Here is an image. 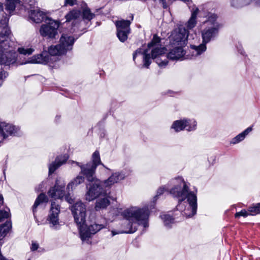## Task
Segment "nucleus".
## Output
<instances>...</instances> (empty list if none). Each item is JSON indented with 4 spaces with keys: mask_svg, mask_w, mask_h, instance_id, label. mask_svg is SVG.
<instances>
[{
    "mask_svg": "<svg viewBox=\"0 0 260 260\" xmlns=\"http://www.w3.org/2000/svg\"><path fill=\"white\" fill-rule=\"evenodd\" d=\"M170 183L173 185L169 191L170 193L178 199L176 210L186 217L195 215L197 209L196 193L189 191L188 186L181 177L173 179Z\"/></svg>",
    "mask_w": 260,
    "mask_h": 260,
    "instance_id": "f257e3e1",
    "label": "nucleus"
},
{
    "mask_svg": "<svg viewBox=\"0 0 260 260\" xmlns=\"http://www.w3.org/2000/svg\"><path fill=\"white\" fill-rule=\"evenodd\" d=\"M205 6H203V11L205 12L204 17L206 19L200 25L202 43L198 46L191 45L192 56L200 55L206 50V44L218 36L219 29L221 27V25L217 21V15L211 12H206Z\"/></svg>",
    "mask_w": 260,
    "mask_h": 260,
    "instance_id": "f03ea898",
    "label": "nucleus"
},
{
    "mask_svg": "<svg viewBox=\"0 0 260 260\" xmlns=\"http://www.w3.org/2000/svg\"><path fill=\"white\" fill-rule=\"evenodd\" d=\"M166 49L165 47H155L152 49L151 54L147 53V51H142L141 49H137L133 54V60H135L136 56L139 54H143L144 66L148 68L151 64V59H155L156 63L160 67H165L168 64V58L172 60L185 59L191 58L188 55L185 56V52L181 46L175 47L172 49L166 56L165 55Z\"/></svg>",
    "mask_w": 260,
    "mask_h": 260,
    "instance_id": "7ed1b4c3",
    "label": "nucleus"
},
{
    "mask_svg": "<svg viewBox=\"0 0 260 260\" xmlns=\"http://www.w3.org/2000/svg\"><path fill=\"white\" fill-rule=\"evenodd\" d=\"M123 215L125 219L122 221L123 229L120 233H133L140 224L143 225L144 228L148 227L149 211L148 207L142 208L132 207L125 210Z\"/></svg>",
    "mask_w": 260,
    "mask_h": 260,
    "instance_id": "20e7f679",
    "label": "nucleus"
},
{
    "mask_svg": "<svg viewBox=\"0 0 260 260\" xmlns=\"http://www.w3.org/2000/svg\"><path fill=\"white\" fill-rule=\"evenodd\" d=\"M10 39L0 38V64L10 66L16 62L17 54Z\"/></svg>",
    "mask_w": 260,
    "mask_h": 260,
    "instance_id": "39448f33",
    "label": "nucleus"
},
{
    "mask_svg": "<svg viewBox=\"0 0 260 260\" xmlns=\"http://www.w3.org/2000/svg\"><path fill=\"white\" fill-rule=\"evenodd\" d=\"M77 166L80 167L81 172L80 174L83 175L88 182H93L97 178L95 176V172L97 166L101 164L100 153L95 151L92 155V161L85 165H81L78 162L73 161Z\"/></svg>",
    "mask_w": 260,
    "mask_h": 260,
    "instance_id": "423d86ee",
    "label": "nucleus"
},
{
    "mask_svg": "<svg viewBox=\"0 0 260 260\" xmlns=\"http://www.w3.org/2000/svg\"><path fill=\"white\" fill-rule=\"evenodd\" d=\"M75 39L72 36L63 35L59 40V44L52 45L49 48V53L52 55L59 56L72 49Z\"/></svg>",
    "mask_w": 260,
    "mask_h": 260,
    "instance_id": "0eeeda50",
    "label": "nucleus"
},
{
    "mask_svg": "<svg viewBox=\"0 0 260 260\" xmlns=\"http://www.w3.org/2000/svg\"><path fill=\"white\" fill-rule=\"evenodd\" d=\"M87 191L86 199L89 201H92L100 196H105L110 193L109 189H107L103 185V181L96 179L87 185Z\"/></svg>",
    "mask_w": 260,
    "mask_h": 260,
    "instance_id": "6e6552de",
    "label": "nucleus"
},
{
    "mask_svg": "<svg viewBox=\"0 0 260 260\" xmlns=\"http://www.w3.org/2000/svg\"><path fill=\"white\" fill-rule=\"evenodd\" d=\"M78 226L80 230L81 238L84 241L88 239L91 235L95 234L101 230L105 228L106 226V222L105 220L102 223L96 221L89 226L83 224Z\"/></svg>",
    "mask_w": 260,
    "mask_h": 260,
    "instance_id": "1a4fd4ad",
    "label": "nucleus"
},
{
    "mask_svg": "<svg viewBox=\"0 0 260 260\" xmlns=\"http://www.w3.org/2000/svg\"><path fill=\"white\" fill-rule=\"evenodd\" d=\"M188 36V30L185 27L180 26L172 32L170 41L173 45L182 47L186 45Z\"/></svg>",
    "mask_w": 260,
    "mask_h": 260,
    "instance_id": "9d476101",
    "label": "nucleus"
},
{
    "mask_svg": "<svg viewBox=\"0 0 260 260\" xmlns=\"http://www.w3.org/2000/svg\"><path fill=\"white\" fill-rule=\"evenodd\" d=\"M60 211V207L59 203L52 201L47 220L50 227L55 230L58 229L59 227L58 216Z\"/></svg>",
    "mask_w": 260,
    "mask_h": 260,
    "instance_id": "9b49d317",
    "label": "nucleus"
},
{
    "mask_svg": "<svg viewBox=\"0 0 260 260\" xmlns=\"http://www.w3.org/2000/svg\"><path fill=\"white\" fill-rule=\"evenodd\" d=\"M71 210L74 219L77 225H81L85 223L86 208L85 205L81 201L77 202L72 206Z\"/></svg>",
    "mask_w": 260,
    "mask_h": 260,
    "instance_id": "f8f14e48",
    "label": "nucleus"
},
{
    "mask_svg": "<svg viewBox=\"0 0 260 260\" xmlns=\"http://www.w3.org/2000/svg\"><path fill=\"white\" fill-rule=\"evenodd\" d=\"M47 24H43L40 29L42 36L47 37L49 38H54L57 34V29L59 27L58 22L48 19Z\"/></svg>",
    "mask_w": 260,
    "mask_h": 260,
    "instance_id": "ddd939ff",
    "label": "nucleus"
},
{
    "mask_svg": "<svg viewBox=\"0 0 260 260\" xmlns=\"http://www.w3.org/2000/svg\"><path fill=\"white\" fill-rule=\"evenodd\" d=\"M64 183L60 185L59 184V181L57 180L54 187L51 188L48 192L49 197L56 200L62 199L64 196L66 201L71 204L73 202V200L69 196V195L64 196Z\"/></svg>",
    "mask_w": 260,
    "mask_h": 260,
    "instance_id": "4468645a",
    "label": "nucleus"
},
{
    "mask_svg": "<svg viewBox=\"0 0 260 260\" xmlns=\"http://www.w3.org/2000/svg\"><path fill=\"white\" fill-rule=\"evenodd\" d=\"M129 20H121L116 21L115 25L117 28V36L119 40L123 42L127 39V36L130 32Z\"/></svg>",
    "mask_w": 260,
    "mask_h": 260,
    "instance_id": "2eb2a0df",
    "label": "nucleus"
},
{
    "mask_svg": "<svg viewBox=\"0 0 260 260\" xmlns=\"http://www.w3.org/2000/svg\"><path fill=\"white\" fill-rule=\"evenodd\" d=\"M197 127V122L193 119H184L175 121L171 128L176 132L181 131L186 128L188 131H194Z\"/></svg>",
    "mask_w": 260,
    "mask_h": 260,
    "instance_id": "dca6fc26",
    "label": "nucleus"
},
{
    "mask_svg": "<svg viewBox=\"0 0 260 260\" xmlns=\"http://www.w3.org/2000/svg\"><path fill=\"white\" fill-rule=\"evenodd\" d=\"M52 55L49 53V52L44 51L42 53L37 55H34L28 59V60L26 61L25 63H41L47 64L52 62Z\"/></svg>",
    "mask_w": 260,
    "mask_h": 260,
    "instance_id": "f3484780",
    "label": "nucleus"
},
{
    "mask_svg": "<svg viewBox=\"0 0 260 260\" xmlns=\"http://www.w3.org/2000/svg\"><path fill=\"white\" fill-rule=\"evenodd\" d=\"M125 177V174L122 172H117L112 173L107 179L103 181V185L109 189L115 183L119 182Z\"/></svg>",
    "mask_w": 260,
    "mask_h": 260,
    "instance_id": "a211bd4d",
    "label": "nucleus"
},
{
    "mask_svg": "<svg viewBox=\"0 0 260 260\" xmlns=\"http://www.w3.org/2000/svg\"><path fill=\"white\" fill-rule=\"evenodd\" d=\"M29 18L34 22L38 23L41 22L46 16L45 13L41 11L38 7H34L29 12Z\"/></svg>",
    "mask_w": 260,
    "mask_h": 260,
    "instance_id": "6ab92c4d",
    "label": "nucleus"
},
{
    "mask_svg": "<svg viewBox=\"0 0 260 260\" xmlns=\"http://www.w3.org/2000/svg\"><path fill=\"white\" fill-rule=\"evenodd\" d=\"M16 133V131L13 125L0 121V135L3 136L4 139L10 135H15Z\"/></svg>",
    "mask_w": 260,
    "mask_h": 260,
    "instance_id": "aec40b11",
    "label": "nucleus"
},
{
    "mask_svg": "<svg viewBox=\"0 0 260 260\" xmlns=\"http://www.w3.org/2000/svg\"><path fill=\"white\" fill-rule=\"evenodd\" d=\"M8 19L7 17L2 19L0 21V38L1 40L8 39H10L11 32L7 26Z\"/></svg>",
    "mask_w": 260,
    "mask_h": 260,
    "instance_id": "412c9836",
    "label": "nucleus"
},
{
    "mask_svg": "<svg viewBox=\"0 0 260 260\" xmlns=\"http://www.w3.org/2000/svg\"><path fill=\"white\" fill-rule=\"evenodd\" d=\"M6 10L10 15L13 13L16 9L20 10L23 7V3L20 0H6Z\"/></svg>",
    "mask_w": 260,
    "mask_h": 260,
    "instance_id": "4be33fe9",
    "label": "nucleus"
},
{
    "mask_svg": "<svg viewBox=\"0 0 260 260\" xmlns=\"http://www.w3.org/2000/svg\"><path fill=\"white\" fill-rule=\"evenodd\" d=\"M68 158V156L66 155H60L56 157L55 161L49 166V173L50 174L53 173L59 167L64 164Z\"/></svg>",
    "mask_w": 260,
    "mask_h": 260,
    "instance_id": "5701e85b",
    "label": "nucleus"
},
{
    "mask_svg": "<svg viewBox=\"0 0 260 260\" xmlns=\"http://www.w3.org/2000/svg\"><path fill=\"white\" fill-rule=\"evenodd\" d=\"M199 9L198 8L192 9L190 18L186 23L185 25L187 29H191L194 28L197 23V15L199 13Z\"/></svg>",
    "mask_w": 260,
    "mask_h": 260,
    "instance_id": "b1692460",
    "label": "nucleus"
},
{
    "mask_svg": "<svg viewBox=\"0 0 260 260\" xmlns=\"http://www.w3.org/2000/svg\"><path fill=\"white\" fill-rule=\"evenodd\" d=\"M103 197V198L100 199L96 201L95 207L96 210L105 208L109 205L110 201L108 199L109 197L108 194Z\"/></svg>",
    "mask_w": 260,
    "mask_h": 260,
    "instance_id": "393cba45",
    "label": "nucleus"
},
{
    "mask_svg": "<svg viewBox=\"0 0 260 260\" xmlns=\"http://www.w3.org/2000/svg\"><path fill=\"white\" fill-rule=\"evenodd\" d=\"M12 228V223L10 221H7L5 224L0 226V240L4 238Z\"/></svg>",
    "mask_w": 260,
    "mask_h": 260,
    "instance_id": "a878e982",
    "label": "nucleus"
},
{
    "mask_svg": "<svg viewBox=\"0 0 260 260\" xmlns=\"http://www.w3.org/2000/svg\"><path fill=\"white\" fill-rule=\"evenodd\" d=\"M84 177L81 176V174L78 175L75 178L72 180L68 185L67 188L70 189V188L73 190L78 185L83 183L84 181Z\"/></svg>",
    "mask_w": 260,
    "mask_h": 260,
    "instance_id": "bb28decb",
    "label": "nucleus"
},
{
    "mask_svg": "<svg viewBox=\"0 0 260 260\" xmlns=\"http://www.w3.org/2000/svg\"><path fill=\"white\" fill-rule=\"evenodd\" d=\"M81 16V12L80 10L73 9L69 12L66 15L67 21L75 20Z\"/></svg>",
    "mask_w": 260,
    "mask_h": 260,
    "instance_id": "cd10ccee",
    "label": "nucleus"
},
{
    "mask_svg": "<svg viewBox=\"0 0 260 260\" xmlns=\"http://www.w3.org/2000/svg\"><path fill=\"white\" fill-rule=\"evenodd\" d=\"M251 131L252 128L251 127L247 128L244 131H243L242 133H240L236 137H235L234 139H233L231 143L232 144H235L241 142L245 138V136Z\"/></svg>",
    "mask_w": 260,
    "mask_h": 260,
    "instance_id": "c85d7f7f",
    "label": "nucleus"
},
{
    "mask_svg": "<svg viewBox=\"0 0 260 260\" xmlns=\"http://www.w3.org/2000/svg\"><path fill=\"white\" fill-rule=\"evenodd\" d=\"M48 202V198L47 196L44 194V193H41L38 198L36 199V201L34 203V205L32 207V211L34 212V214H35L36 209L37 207L40 205L41 204L44 203V202Z\"/></svg>",
    "mask_w": 260,
    "mask_h": 260,
    "instance_id": "c756f323",
    "label": "nucleus"
},
{
    "mask_svg": "<svg viewBox=\"0 0 260 260\" xmlns=\"http://www.w3.org/2000/svg\"><path fill=\"white\" fill-rule=\"evenodd\" d=\"M82 16L83 20L90 21L94 17L95 15L91 12L88 8H85L83 10Z\"/></svg>",
    "mask_w": 260,
    "mask_h": 260,
    "instance_id": "7c9ffc66",
    "label": "nucleus"
},
{
    "mask_svg": "<svg viewBox=\"0 0 260 260\" xmlns=\"http://www.w3.org/2000/svg\"><path fill=\"white\" fill-rule=\"evenodd\" d=\"M162 219L165 225L168 228H170L171 224L174 223V218L170 215L167 214H164L160 216Z\"/></svg>",
    "mask_w": 260,
    "mask_h": 260,
    "instance_id": "2f4dec72",
    "label": "nucleus"
},
{
    "mask_svg": "<svg viewBox=\"0 0 260 260\" xmlns=\"http://www.w3.org/2000/svg\"><path fill=\"white\" fill-rule=\"evenodd\" d=\"M8 211L0 210V222L4 221L5 219H7L10 216V210Z\"/></svg>",
    "mask_w": 260,
    "mask_h": 260,
    "instance_id": "473e14b6",
    "label": "nucleus"
},
{
    "mask_svg": "<svg viewBox=\"0 0 260 260\" xmlns=\"http://www.w3.org/2000/svg\"><path fill=\"white\" fill-rule=\"evenodd\" d=\"M18 50L20 54L24 55L31 54L34 51V49L32 48H19Z\"/></svg>",
    "mask_w": 260,
    "mask_h": 260,
    "instance_id": "72a5a7b5",
    "label": "nucleus"
},
{
    "mask_svg": "<svg viewBox=\"0 0 260 260\" xmlns=\"http://www.w3.org/2000/svg\"><path fill=\"white\" fill-rule=\"evenodd\" d=\"M248 211L250 215H254L257 214H259L260 211L258 210L257 205L253 206H251L248 208Z\"/></svg>",
    "mask_w": 260,
    "mask_h": 260,
    "instance_id": "f704fd0d",
    "label": "nucleus"
},
{
    "mask_svg": "<svg viewBox=\"0 0 260 260\" xmlns=\"http://www.w3.org/2000/svg\"><path fill=\"white\" fill-rule=\"evenodd\" d=\"M160 42V38L156 35L153 36V39L151 42L148 44V47L150 49L151 47L157 44Z\"/></svg>",
    "mask_w": 260,
    "mask_h": 260,
    "instance_id": "c9c22d12",
    "label": "nucleus"
},
{
    "mask_svg": "<svg viewBox=\"0 0 260 260\" xmlns=\"http://www.w3.org/2000/svg\"><path fill=\"white\" fill-rule=\"evenodd\" d=\"M8 73L4 70H1L0 72V86H1L5 79L8 77Z\"/></svg>",
    "mask_w": 260,
    "mask_h": 260,
    "instance_id": "e433bc0d",
    "label": "nucleus"
},
{
    "mask_svg": "<svg viewBox=\"0 0 260 260\" xmlns=\"http://www.w3.org/2000/svg\"><path fill=\"white\" fill-rule=\"evenodd\" d=\"M249 215V213L245 210H242L241 211L236 213L235 216L236 218L239 217L240 216H243L244 217Z\"/></svg>",
    "mask_w": 260,
    "mask_h": 260,
    "instance_id": "4c0bfd02",
    "label": "nucleus"
},
{
    "mask_svg": "<svg viewBox=\"0 0 260 260\" xmlns=\"http://www.w3.org/2000/svg\"><path fill=\"white\" fill-rule=\"evenodd\" d=\"M167 189H168V187H166L165 186L159 187L157 191V193L155 197L162 194L164 193V192Z\"/></svg>",
    "mask_w": 260,
    "mask_h": 260,
    "instance_id": "58836bf2",
    "label": "nucleus"
},
{
    "mask_svg": "<svg viewBox=\"0 0 260 260\" xmlns=\"http://www.w3.org/2000/svg\"><path fill=\"white\" fill-rule=\"evenodd\" d=\"M76 4V0H65V5L73 6Z\"/></svg>",
    "mask_w": 260,
    "mask_h": 260,
    "instance_id": "ea45409f",
    "label": "nucleus"
},
{
    "mask_svg": "<svg viewBox=\"0 0 260 260\" xmlns=\"http://www.w3.org/2000/svg\"><path fill=\"white\" fill-rule=\"evenodd\" d=\"M38 244L36 243H32L31 247V249L32 251L37 250L38 248Z\"/></svg>",
    "mask_w": 260,
    "mask_h": 260,
    "instance_id": "a19ab883",
    "label": "nucleus"
},
{
    "mask_svg": "<svg viewBox=\"0 0 260 260\" xmlns=\"http://www.w3.org/2000/svg\"><path fill=\"white\" fill-rule=\"evenodd\" d=\"M160 2L162 3V5H163V7L164 8H167V6H166V1L165 0H159Z\"/></svg>",
    "mask_w": 260,
    "mask_h": 260,
    "instance_id": "79ce46f5",
    "label": "nucleus"
},
{
    "mask_svg": "<svg viewBox=\"0 0 260 260\" xmlns=\"http://www.w3.org/2000/svg\"><path fill=\"white\" fill-rule=\"evenodd\" d=\"M3 203V196L0 194V205L2 204Z\"/></svg>",
    "mask_w": 260,
    "mask_h": 260,
    "instance_id": "37998d69",
    "label": "nucleus"
},
{
    "mask_svg": "<svg viewBox=\"0 0 260 260\" xmlns=\"http://www.w3.org/2000/svg\"><path fill=\"white\" fill-rule=\"evenodd\" d=\"M3 4L0 3V12L3 11Z\"/></svg>",
    "mask_w": 260,
    "mask_h": 260,
    "instance_id": "c03bdc74",
    "label": "nucleus"
},
{
    "mask_svg": "<svg viewBox=\"0 0 260 260\" xmlns=\"http://www.w3.org/2000/svg\"><path fill=\"white\" fill-rule=\"evenodd\" d=\"M256 205H257V207L258 210L260 211V203L257 204ZM259 214H260V212H259Z\"/></svg>",
    "mask_w": 260,
    "mask_h": 260,
    "instance_id": "a18cd8bd",
    "label": "nucleus"
},
{
    "mask_svg": "<svg viewBox=\"0 0 260 260\" xmlns=\"http://www.w3.org/2000/svg\"><path fill=\"white\" fill-rule=\"evenodd\" d=\"M244 0H235L234 2L235 3H240V2L244 1Z\"/></svg>",
    "mask_w": 260,
    "mask_h": 260,
    "instance_id": "49530a36",
    "label": "nucleus"
},
{
    "mask_svg": "<svg viewBox=\"0 0 260 260\" xmlns=\"http://www.w3.org/2000/svg\"><path fill=\"white\" fill-rule=\"evenodd\" d=\"M112 235L113 236L115 235V234H117V233H115L113 231H112Z\"/></svg>",
    "mask_w": 260,
    "mask_h": 260,
    "instance_id": "de8ad7c7",
    "label": "nucleus"
},
{
    "mask_svg": "<svg viewBox=\"0 0 260 260\" xmlns=\"http://www.w3.org/2000/svg\"><path fill=\"white\" fill-rule=\"evenodd\" d=\"M30 3H31V4H30V6H31L32 4V3H34V2L32 1H30Z\"/></svg>",
    "mask_w": 260,
    "mask_h": 260,
    "instance_id": "09e8293b",
    "label": "nucleus"
},
{
    "mask_svg": "<svg viewBox=\"0 0 260 260\" xmlns=\"http://www.w3.org/2000/svg\"><path fill=\"white\" fill-rule=\"evenodd\" d=\"M102 164V166H104V164H102L101 162V164Z\"/></svg>",
    "mask_w": 260,
    "mask_h": 260,
    "instance_id": "8fccbe9b",
    "label": "nucleus"
},
{
    "mask_svg": "<svg viewBox=\"0 0 260 260\" xmlns=\"http://www.w3.org/2000/svg\"><path fill=\"white\" fill-rule=\"evenodd\" d=\"M102 164V166H104V164H102L101 162V164Z\"/></svg>",
    "mask_w": 260,
    "mask_h": 260,
    "instance_id": "3c124183",
    "label": "nucleus"
},
{
    "mask_svg": "<svg viewBox=\"0 0 260 260\" xmlns=\"http://www.w3.org/2000/svg\"><path fill=\"white\" fill-rule=\"evenodd\" d=\"M28 260H29V259H28Z\"/></svg>",
    "mask_w": 260,
    "mask_h": 260,
    "instance_id": "603ef678",
    "label": "nucleus"
}]
</instances>
